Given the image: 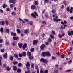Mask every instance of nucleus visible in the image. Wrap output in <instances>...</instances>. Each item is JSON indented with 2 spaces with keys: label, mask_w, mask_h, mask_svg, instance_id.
<instances>
[{
  "label": "nucleus",
  "mask_w": 73,
  "mask_h": 73,
  "mask_svg": "<svg viewBox=\"0 0 73 73\" xmlns=\"http://www.w3.org/2000/svg\"><path fill=\"white\" fill-rule=\"evenodd\" d=\"M40 61L41 62H43V63H44V64H47L48 61L47 60H46L44 58H41L40 59Z\"/></svg>",
  "instance_id": "1"
},
{
  "label": "nucleus",
  "mask_w": 73,
  "mask_h": 73,
  "mask_svg": "<svg viewBox=\"0 0 73 73\" xmlns=\"http://www.w3.org/2000/svg\"><path fill=\"white\" fill-rule=\"evenodd\" d=\"M36 15L37 16H38V15L37 14V12L36 11L34 12V13H32L31 14V16L33 17L34 18H36Z\"/></svg>",
  "instance_id": "2"
},
{
  "label": "nucleus",
  "mask_w": 73,
  "mask_h": 73,
  "mask_svg": "<svg viewBox=\"0 0 73 73\" xmlns=\"http://www.w3.org/2000/svg\"><path fill=\"white\" fill-rule=\"evenodd\" d=\"M26 66L27 69V70H28V69H29V67H30V64H29V62H27V64H26Z\"/></svg>",
  "instance_id": "3"
},
{
  "label": "nucleus",
  "mask_w": 73,
  "mask_h": 73,
  "mask_svg": "<svg viewBox=\"0 0 73 73\" xmlns=\"http://www.w3.org/2000/svg\"><path fill=\"white\" fill-rule=\"evenodd\" d=\"M45 45L44 44H43L40 46V49H42V50H44V48H45Z\"/></svg>",
  "instance_id": "4"
},
{
  "label": "nucleus",
  "mask_w": 73,
  "mask_h": 73,
  "mask_svg": "<svg viewBox=\"0 0 73 73\" xmlns=\"http://www.w3.org/2000/svg\"><path fill=\"white\" fill-rule=\"evenodd\" d=\"M27 47V44L25 43L23 46V49L25 50V49Z\"/></svg>",
  "instance_id": "5"
},
{
  "label": "nucleus",
  "mask_w": 73,
  "mask_h": 73,
  "mask_svg": "<svg viewBox=\"0 0 73 73\" xmlns=\"http://www.w3.org/2000/svg\"><path fill=\"white\" fill-rule=\"evenodd\" d=\"M46 55L47 57H50L51 56V54L49 52H47L46 53Z\"/></svg>",
  "instance_id": "6"
},
{
  "label": "nucleus",
  "mask_w": 73,
  "mask_h": 73,
  "mask_svg": "<svg viewBox=\"0 0 73 73\" xmlns=\"http://www.w3.org/2000/svg\"><path fill=\"white\" fill-rule=\"evenodd\" d=\"M42 57H45L46 56V52H43L42 53Z\"/></svg>",
  "instance_id": "7"
},
{
  "label": "nucleus",
  "mask_w": 73,
  "mask_h": 73,
  "mask_svg": "<svg viewBox=\"0 0 73 73\" xmlns=\"http://www.w3.org/2000/svg\"><path fill=\"white\" fill-rule=\"evenodd\" d=\"M31 8L32 9H33V10L36 9V6L35 5H33L31 6Z\"/></svg>",
  "instance_id": "8"
},
{
  "label": "nucleus",
  "mask_w": 73,
  "mask_h": 73,
  "mask_svg": "<svg viewBox=\"0 0 73 73\" xmlns=\"http://www.w3.org/2000/svg\"><path fill=\"white\" fill-rule=\"evenodd\" d=\"M65 36V34L64 33L63 34H62L61 35L59 34L58 35V37L59 38H62V37L63 36Z\"/></svg>",
  "instance_id": "9"
},
{
  "label": "nucleus",
  "mask_w": 73,
  "mask_h": 73,
  "mask_svg": "<svg viewBox=\"0 0 73 73\" xmlns=\"http://www.w3.org/2000/svg\"><path fill=\"white\" fill-rule=\"evenodd\" d=\"M37 42H38V40H36L33 41V43L34 45H36V44H37Z\"/></svg>",
  "instance_id": "10"
},
{
  "label": "nucleus",
  "mask_w": 73,
  "mask_h": 73,
  "mask_svg": "<svg viewBox=\"0 0 73 73\" xmlns=\"http://www.w3.org/2000/svg\"><path fill=\"white\" fill-rule=\"evenodd\" d=\"M26 52H22V56L23 57H25L26 56Z\"/></svg>",
  "instance_id": "11"
},
{
  "label": "nucleus",
  "mask_w": 73,
  "mask_h": 73,
  "mask_svg": "<svg viewBox=\"0 0 73 73\" xmlns=\"http://www.w3.org/2000/svg\"><path fill=\"white\" fill-rule=\"evenodd\" d=\"M16 0H9V1L10 4H11V3H13V2H15Z\"/></svg>",
  "instance_id": "12"
},
{
  "label": "nucleus",
  "mask_w": 73,
  "mask_h": 73,
  "mask_svg": "<svg viewBox=\"0 0 73 73\" xmlns=\"http://www.w3.org/2000/svg\"><path fill=\"white\" fill-rule=\"evenodd\" d=\"M18 45L19 46V48H21L22 46H23V44L20 43H18Z\"/></svg>",
  "instance_id": "13"
},
{
  "label": "nucleus",
  "mask_w": 73,
  "mask_h": 73,
  "mask_svg": "<svg viewBox=\"0 0 73 73\" xmlns=\"http://www.w3.org/2000/svg\"><path fill=\"white\" fill-rule=\"evenodd\" d=\"M3 57L5 59L7 58V54L5 53L3 55Z\"/></svg>",
  "instance_id": "14"
},
{
  "label": "nucleus",
  "mask_w": 73,
  "mask_h": 73,
  "mask_svg": "<svg viewBox=\"0 0 73 73\" xmlns=\"http://www.w3.org/2000/svg\"><path fill=\"white\" fill-rule=\"evenodd\" d=\"M4 22L0 21V25H4Z\"/></svg>",
  "instance_id": "15"
},
{
  "label": "nucleus",
  "mask_w": 73,
  "mask_h": 73,
  "mask_svg": "<svg viewBox=\"0 0 73 73\" xmlns=\"http://www.w3.org/2000/svg\"><path fill=\"white\" fill-rule=\"evenodd\" d=\"M13 68L14 71H16L17 70V67L15 66H13Z\"/></svg>",
  "instance_id": "16"
},
{
  "label": "nucleus",
  "mask_w": 73,
  "mask_h": 73,
  "mask_svg": "<svg viewBox=\"0 0 73 73\" xmlns=\"http://www.w3.org/2000/svg\"><path fill=\"white\" fill-rule=\"evenodd\" d=\"M13 39L14 40H19V38L18 37H13Z\"/></svg>",
  "instance_id": "17"
},
{
  "label": "nucleus",
  "mask_w": 73,
  "mask_h": 73,
  "mask_svg": "<svg viewBox=\"0 0 73 73\" xmlns=\"http://www.w3.org/2000/svg\"><path fill=\"white\" fill-rule=\"evenodd\" d=\"M17 33H18L19 34H20V33H21L20 30V29H17Z\"/></svg>",
  "instance_id": "18"
},
{
  "label": "nucleus",
  "mask_w": 73,
  "mask_h": 73,
  "mask_svg": "<svg viewBox=\"0 0 73 73\" xmlns=\"http://www.w3.org/2000/svg\"><path fill=\"white\" fill-rule=\"evenodd\" d=\"M7 7V5H6L5 4H4L2 6V7L3 8H5Z\"/></svg>",
  "instance_id": "19"
},
{
  "label": "nucleus",
  "mask_w": 73,
  "mask_h": 73,
  "mask_svg": "<svg viewBox=\"0 0 73 73\" xmlns=\"http://www.w3.org/2000/svg\"><path fill=\"white\" fill-rule=\"evenodd\" d=\"M34 4L36 5H37L38 4V2L37 1H35L34 3Z\"/></svg>",
  "instance_id": "20"
},
{
  "label": "nucleus",
  "mask_w": 73,
  "mask_h": 73,
  "mask_svg": "<svg viewBox=\"0 0 73 73\" xmlns=\"http://www.w3.org/2000/svg\"><path fill=\"white\" fill-rule=\"evenodd\" d=\"M17 73H19L21 72V69L20 68H18L17 69Z\"/></svg>",
  "instance_id": "21"
},
{
  "label": "nucleus",
  "mask_w": 73,
  "mask_h": 73,
  "mask_svg": "<svg viewBox=\"0 0 73 73\" xmlns=\"http://www.w3.org/2000/svg\"><path fill=\"white\" fill-rule=\"evenodd\" d=\"M69 36H70L72 35V31H69L68 33Z\"/></svg>",
  "instance_id": "22"
},
{
  "label": "nucleus",
  "mask_w": 73,
  "mask_h": 73,
  "mask_svg": "<svg viewBox=\"0 0 73 73\" xmlns=\"http://www.w3.org/2000/svg\"><path fill=\"white\" fill-rule=\"evenodd\" d=\"M11 34L13 35L14 36H16V34L15 33H13L12 32Z\"/></svg>",
  "instance_id": "23"
},
{
  "label": "nucleus",
  "mask_w": 73,
  "mask_h": 73,
  "mask_svg": "<svg viewBox=\"0 0 73 73\" xmlns=\"http://www.w3.org/2000/svg\"><path fill=\"white\" fill-rule=\"evenodd\" d=\"M3 28L1 27L0 29V31L1 33H3Z\"/></svg>",
  "instance_id": "24"
},
{
  "label": "nucleus",
  "mask_w": 73,
  "mask_h": 73,
  "mask_svg": "<svg viewBox=\"0 0 73 73\" xmlns=\"http://www.w3.org/2000/svg\"><path fill=\"white\" fill-rule=\"evenodd\" d=\"M14 56L16 58H18V55L16 54H14Z\"/></svg>",
  "instance_id": "25"
},
{
  "label": "nucleus",
  "mask_w": 73,
  "mask_h": 73,
  "mask_svg": "<svg viewBox=\"0 0 73 73\" xmlns=\"http://www.w3.org/2000/svg\"><path fill=\"white\" fill-rule=\"evenodd\" d=\"M73 8L72 7L71 8L70 10V13H72V12H73Z\"/></svg>",
  "instance_id": "26"
},
{
  "label": "nucleus",
  "mask_w": 73,
  "mask_h": 73,
  "mask_svg": "<svg viewBox=\"0 0 73 73\" xmlns=\"http://www.w3.org/2000/svg\"><path fill=\"white\" fill-rule=\"evenodd\" d=\"M29 58L31 60L33 58V56H29Z\"/></svg>",
  "instance_id": "27"
},
{
  "label": "nucleus",
  "mask_w": 73,
  "mask_h": 73,
  "mask_svg": "<svg viewBox=\"0 0 73 73\" xmlns=\"http://www.w3.org/2000/svg\"><path fill=\"white\" fill-rule=\"evenodd\" d=\"M35 66V65L33 63H32L31 65V68H34V66Z\"/></svg>",
  "instance_id": "28"
},
{
  "label": "nucleus",
  "mask_w": 73,
  "mask_h": 73,
  "mask_svg": "<svg viewBox=\"0 0 73 73\" xmlns=\"http://www.w3.org/2000/svg\"><path fill=\"white\" fill-rule=\"evenodd\" d=\"M10 59L11 60V61H13V56H11L10 58Z\"/></svg>",
  "instance_id": "29"
},
{
  "label": "nucleus",
  "mask_w": 73,
  "mask_h": 73,
  "mask_svg": "<svg viewBox=\"0 0 73 73\" xmlns=\"http://www.w3.org/2000/svg\"><path fill=\"white\" fill-rule=\"evenodd\" d=\"M31 36H37L36 34L35 33H32L31 34Z\"/></svg>",
  "instance_id": "30"
},
{
  "label": "nucleus",
  "mask_w": 73,
  "mask_h": 73,
  "mask_svg": "<svg viewBox=\"0 0 73 73\" xmlns=\"http://www.w3.org/2000/svg\"><path fill=\"white\" fill-rule=\"evenodd\" d=\"M58 73V70H57L55 69L54 70V73Z\"/></svg>",
  "instance_id": "31"
},
{
  "label": "nucleus",
  "mask_w": 73,
  "mask_h": 73,
  "mask_svg": "<svg viewBox=\"0 0 73 73\" xmlns=\"http://www.w3.org/2000/svg\"><path fill=\"white\" fill-rule=\"evenodd\" d=\"M11 14L12 15H16V13L15 12H12L11 13Z\"/></svg>",
  "instance_id": "32"
},
{
  "label": "nucleus",
  "mask_w": 73,
  "mask_h": 73,
  "mask_svg": "<svg viewBox=\"0 0 73 73\" xmlns=\"http://www.w3.org/2000/svg\"><path fill=\"white\" fill-rule=\"evenodd\" d=\"M24 33L25 34H27V33H28V30L27 29L24 31Z\"/></svg>",
  "instance_id": "33"
},
{
  "label": "nucleus",
  "mask_w": 73,
  "mask_h": 73,
  "mask_svg": "<svg viewBox=\"0 0 73 73\" xmlns=\"http://www.w3.org/2000/svg\"><path fill=\"white\" fill-rule=\"evenodd\" d=\"M71 71H72L71 69L68 70L66 71V72H71Z\"/></svg>",
  "instance_id": "34"
},
{
  "label": "nucleus",
  "mask_w": 73,
  "mask_h": 73,
  "mask_svg": "<svg viewBox=\"0 0 73 73\" xmlns=\"http://www.w3.org/2000/svg\"><path fill=\"white\" fill-rule=\"evenodd\" d=\"M6 32L7 33H8L9 32V30L8 29H6Z\"/></svg>",
  "instance_id": "35"
},
{
  "label": "nucleus",
  "mask_w": 73,
  "mask_h": 73,
  "mask_svg": "<svg viewBox=\"0 0 73 73\" xmlns=\"http://www.w3.org/2000/svg\"><path fill=\"white\" fill-rule=\"evenodd\" d=\"M27 54L29 56H31V53L30 52H27Z\"/></svg>",
  "instance_id": "36"
},
{
  "label": "nucleus",
  "mask_w": 73,
  "mask_h": 73,
  "mask_svg": "<svg viewBox=\"0 0 73 73\" xmlns=\"http://www.w3.org/2000/svg\"><path fill=\"white\" fill-rule=\"evenodd\" d=\"M45 15L46 17L48 18V17H49V16H48V13H45Z\"/></svg>",
  "instance_id": "37"
},
{
  "label": "nucleus",
  "mask_w": 73,
  "mask_h": 73,
  "mask_svg": "<svg viewBox=\"0 0 73 73\" xmlns=\"http://www.w3.org/2000/svg\"><path fill=\"white\" fill-rule=\"evenodd\" d=\"M24 21L26 22H28V21H29V19H24Z\"/></svg>",
  "instance_id": "38"
},
{
  "label": "nucleus",
  "mask_w": 73,
  "mask_h": 73,
  "mask_svg": "<svg viewBox=\"0 0 73 73\" xmlns=\"http://www.w3.org/2000/svg\"><path fill=\"white\" fill-rule=\"evenodd\" d=\"M19 57H23V55L22 54H21L20 53L19 54Z\"/></svg>",
  "instance_id": "39"
},
{
  "label": "nucleus",
  "mask_w": 73,
  "mask_h": 73,
  "mask_svg": "<svg viewBox=\"0 0 73 73\" xmlns=\"http://www.w3.org/2000/svg\"><path fill=\"white\" fill-rule=\"evenodd\" d=\"M1 51L2 53H3L4 52V48L2 49L1 50Z\"/></svg>",
  "instance_id": "40"
},
{
  "label": "nucleus",
  "mask_w": 73,
  "mask_h": 73,
  "mask_svg": "<svg viewBox=\"0 0 73 73\" xmlns=\"http://www.w3.org/2000/svg\"><path fill=\"white\" fill-rule=\"evenodd\" d=\"M60 57H61V58H64V57H65V56L64 55H61V56H60Z\"/></svg>",
  "instance_id": "41"
},
{
  "label": "nucleus",
  "mask_w": 73,
  "mask_h": 73,
  "mask_svg": "<svg viewBox=\"0 0 73 73\" xmlns=\"http://www.w3.org/2000/svg\"><path fill=\"white\" fill-rule=\"evenodd\" d=\"M7 71H9V70H10V68H9L8 67H7Z\"/></svg>",
  "instance_id": "42"
},
{
  "label": "nucleus",
  "mask_w": 73,
  "mask_h": 73,
  "mask_svg": "<svg viewBox=\"0 0 73 73\" xmlns=\"http://www.w3.org/2000/svg\"><path fill=\"white\" fill-rule=\"evenodd\" d=\"M25 73H31L30 70H29L28 71H25Z\"/></svg>",
  "instance_id": "43"
},
{
  "label": "nucleus",
  "mask_w": 73,
  "mask_h": 73,
  "mask_svg": "<svg viewBox=\"0 0 73 73\" xmlns=\"http://www.w3.org/2000/svg\"><path fill=\"white\" fill-rule=\"evenodd\" d=\"M17 63H18V62L17 61L14 62H13V64H14V65H16V64H17Z\"/></svg>",
  "instance_id": "44"
},
{
  "label": "nucleus",
  "mask_w": 73,
  "mask_h": 73,
  "mask_svg": "<svg viewBox=\"0 0 73 73\" xmlns=\"http://www.w3.org/2000/svg\"><path fill=\"white\" fill-rule=\"evenodd\" d=\"M22 65V64L21 63H19L18 64V66H21Z\"/></svg>",
  "instance_id": "45"
},
{
  "label": "nucleus",
  "mask_w": 73,
  "mask_h": 73,
  "mask_svg": "<svg viewBox=\"0 0 73 73\" xmlns=\"http://www.w3.org/2000/svg\"><path fill=\"white\" fill-rule=\"evenodd\" d=\"M30 51L31 52H33L34 51V48H32L30 50Z\"/></svg>",
  "instance_id": "46"
},
{
  "label": "nucleus",
  "mask_w": 73,
  "mask_h": 73,
  "mask_svg": "<svg viewBox=\"0 0 73 73\" xmlns=\"http://www.w3.org/2000/svg\"><path fill=\"white\" fill-rule=\"evenodd\" d=\"M49 1V0H44V3H47Z\"/></svg>",
  "instance_id": "47"
},
{
  "label": "nucleus",
  "mask_w": 73,
  "mask_h": 73,
  "mask_svg": "<svg viewBox=\"0 0 73 73\" xmlns=\"http://www.w3.org/2000/svg\"><path fill=\"white\" fill-rule=\"evenodd\" d=\"M50 37L52 39H53V38H54V36H53L50 35Z\"/></svg>",
  "instance_id": "48"
},
{
  "label": "nucleus",
  "mask_w": 73,
  "mask_h": 73,
  "mask_svg": "<svg viewBox=\"0 0 73 73\" xmlns=\"http://www.w3.org/2000/svg\"><path fill=\"white\" fill-rule=\"evenodd\" d=\"M63 3L65 5H66V1H64L63 2Z\"/></svg>",
  "instance_id": "49"
},
{
  "label": "nucleus",
  "mask_w": 73,
  "mask_h": 73,
  "mask_svg": "<svg viewBox=\"0 0 73 73\" xmlns=\"http://www.w3.org/2000/svg\"><path fill=\"white\" fill-rule=\"evenodd\" d=\"M52 12L53 13H55V12H56V10H55V9L53 10L52 11Z\"/></svg>",
  "instance_id": "50"
},
{
  "label": "nucleus",
  "mask_w": 73,
  "mask_h": 73,
  "mask_svg": "<svg viewBox=\"0 0 73 73\" xmlns=\"http://www.w3.org/2000/svg\"><path fill=\"white\" fill-rule=\"evenodd\" d=\"M5 44H6V45H7H7H9V43L8 42H6Z\"/></svg>",
  "instance_id": "51"
},
{
  "label": "nucleus",
  "mask_w": 73,
  "mask_h": 73,
  "mask_svg": "<svg viewBox=\"0 0 73 73\" xmlns=\"http://www.w3.org/2000/svg\"><path fill=\"white\" fill-rule=\"evenodd\" d=\"M5 22L6 23V25H8V22L7 21H5Z\"/></svg>",
  "instance_id": "52"
},
{
  "label": "nucleus",
  "mask_w": 73,
  "mask_h": 73,
  "mask_svg": "<svg viewBox=\"0 0 73 73\" xmlns=\"http://www.w3.org/2000/svg\"><path fill=\"white\" fill-rule=\"evenodd\" d=\"M10 7L11 8H13V7H14L13 5V4H12L10 5Z\"/></svg>",
  "instance_id": "53"
},
{
  "label": "nucleus",
  "mask_w": 73,
  "mask_h": 73,
  "mask_svg": "<svg viewBox=\"0 0 73 73\" xmlns=\"http://www.w3.org/2000/svg\"><path fill=\"white\" fill-rule=\"evenodd\" d=\"M54 21H56V22H57V19H56V18H54L53 20Z\"/></svg>",
  "instance_id": "54"
},
{
  "label": "nucleus",
  "mask_w": 73,
  "mask_h": 73,
  "mask_svg": "<svg viewBox=\"0 0 73 73\" xmlns=\"http://www.w3.org/2000/svg\"><path fill=\"white\" fill-rule=\"evenodd\" d=\"M48 73V70H46L44 72V73Z\"/></svg>",
  "instance_id": "55"
},
{
  "label": "nucleus",
  "mask_w": 73,
  "mask_h": 73,
  "mask_svg": "<svg viewBox=\"0 0 73 73\" xmlns=\"http://www.w3.org/2000/svg\"><path fill=\"white\" fill-rule=\"evenodd\" d=\"M72 62V61L70 60L68 62V64H70Z\"/></svg>",
  "instance_id": "56"
},
{
  "label": "nucleus",
  "mask_w": 73,
  "mask_h": 73,
  "mask_svg": "<svg viewBox=\"0 0 73 73\" xmlns=\"http://www.w3.org/2000/svg\"><path fill=\"white\" fill-rule=\"evenodd\" d=\"M66 10L67 11H69L70 10V9H69V7H67L66 9Z\"/></svg>",
  "instance_id": "57"
},
{
  "label": "nucleus",
  "mask_w": 73,
  "mask_h": 73,
  "mask_svg": "<svg viewBox=\"0 0 73 73\" xmlns=\"http://www.w3.org/2000/svg\"><path fill=\"white\" fill-rule=\"evenodd\" d=\"M3 40V39H0V43H2Z\"/></svg>",
  "instance_id": "58"
},
{
  "label": "nucleus",
  "mask_w": 73,
  "mask_h": 73,
  "mask_svg": "<svg viewBox=\"0 0 73 73\" xmlns=\"http://www.w3.org/2000/svg\"><path fill=\"white\" fill-rule=\"evenodd\" d=\"M52 33L53 34V35H55L56 33H55V32L54 31H52Z\"/></svg>",
  "instance_id": "59"
},
{
  "label": "nucleus",
  "mask_w": 73,
  "mask_h": 73,
  "mask_svg": "<svg viewBox=\"0 0 73 73\" xmlns=\"http://www.w3.org/2000/svg\"><path fill=\"white\" fill-rule=\"evenodd\" d=\"M52 60H56V58L54 57V56H52Z\"/></svg>",
  "instance_id": "60"
},
{
  "label": "nucleus",
  "mask_w": 73,
  "mask_h": 73,
  "mask_svg": "<svg viewBox=\"0 0 73 73\" xmlns=\"http://www.w3.org/2000/svg\"><path fill=\"white\" fill-rule=\"evenodd\" d=\"M33 23V22H32V21H30L29 22V24L30 25H32Z\"/></svg>",
  "instance_id": "61"
},
{
  "label": "nucleus",
  "mask_w": 73,
  "mask_h": 73,
  "mask_svg": "<svg viewBox=\"0 0 73 73\" xmlns=\"http://www.w3.org/2000/svg\"><path fill=\"white\" fill-rule=\"evenodd\" d=\"M52 39H51L50 38H49L48 39V41L50 42H51V41H52Z\"/></svg>",
  "instance_id": "62"
},
{
  "label": "nucleus",
  "mask_w": 73,
  "mask_h": 73,
  "mask_svg": "<svg viewBox=\"0 0 73 73\" xmlns=\"http://www.w3.org/2000/svg\"><path fill=\"white\" fill-rule=\"evenodd\" d=\"M40 73H44V71H43L42 70H41L40 71Z\"/></svg>",
  "instance_id": "63"
},
{
  "label": "nucleus",
  "mask_w": 73,
  "mask_h": 73,
  "mask_svg": "<svg viewBox=\"0 0 73 73\" xmlns=\"http://www.w3.org/2000/svg\"><path fill=\"white\" fill-rule=\"evenodd\" d=\"M35 69H37V70H38V66H36L35 67Z\"/></svg>",
  "instance_id": "64"
}]
</instances>
